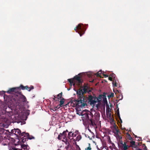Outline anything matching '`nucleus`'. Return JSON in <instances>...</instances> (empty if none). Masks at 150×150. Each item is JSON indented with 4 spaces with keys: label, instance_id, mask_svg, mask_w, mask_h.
<instances>
[{
    "label": "nucleus",
    "instance_id": "obj_1",
    "mask_svg": "<svg viewBox=\"0 0 150 150\" xmlns=\"http://www.w3.org/2000/svg\"><path fill=\"white\" fill-rule=\"evenodd\" d=\"M102 98H103L104 105L107 104L108 103V102L106 97L102 95H99L98 97L92 98L89 101L90 104L91 105H92L94 108H95L98 110H104L105 105L102 103L101 102Z\"/></svg>",
    "mask_w": 150,
    "mask_h": 150
},
{
    "label": "nucleus",
    "instance_id": "obj_2",
    "mask_svg": "<svg viewBox=\"0 0 150 150\" xmlns=\"http://www.w3.org/2000/svg\"><path fill=\"white\" fill-rule=\"evenodd\" d=\"M68 81L71 85L74 86L75 84L80 85L82 82L81 77L79 74L76 76L73 79H68Z\"/></svg>",
    "mask_w": 150,
    "mask_h": 150
},
{
    "label": "nucleus",
    "instance_id": "obj_3",
    "mask_svg": "<svg viewBox=\"0 0 150 150\" xmlns=\"http://www.w3.org/2000/svg\"><path fill=\"white\" fill-rule=\"evenodd\" d=\"M81 115L83 121L86 122L89 119L90 112L87 110H83L81 113Z\"/></svg>",
    "mask_w": 150,
    "mask_h": 150
},
{
    "label": "nucleus",
    "instance_id": "obj_4",
    "mask_svg": "<svg viewBox=\"0 0 150 150\" xmlns=\"http://www.w3.org/2000/svg\"><path fill=\"white\" fill-rule=\"evenodd\" d=\"M112 131L117 139H120L122 138V137L120 136L121 133L119 130L117 129V127L115 125H114V127L112 129Z\"/></svg>",
    "mask_w": 150,
    "mask_h": 150
},
{
    "label": "nucleus",
    "instance_id": "obj_5",
    "mask_svg": "<svg viewBox=\"0 0 150 150\" xmlns=\"http://www.w3.org/2000/svg\"><path fill=\"white\" fill-rule=\"evenodd\" d=\"M67 132H68L67 130L64 131L62 134H60L58 137V139L63 141V139H66L67 136Z\"/></svg>",
    "mask_w": 150,
    "mask_h": 150
},
{
    "label": "nucleus",
    "instance_id": "obj_6",
    "mask_svg": "<svg viewBox=\"0 0 150 150\" xmlns=\"http://www.w3.org/2000/svg\"><path fill=\"white\" fill-rule=\"evenodd\" d=\"M78 30V33L79 34L80 36H81L84 33V32H83V29L81 28V24H79L77 26L76 28H75L74 30Z\"/></svg>",
    "mask_w": 150,
    "mask_h": 150
},
{
    "label": "nucleus",
    "instance_id": "obj_7",
    "mask_svg": "<svg viewBox=\"0 0 150 150\" xmlns=\"http://www.w3.org/2000/svg\"><path fill=\"white\" fill-rule=\"evenodd\" d=\"M60 103L59 105V107H56L54 109H51V110H52L53 111H55L57 109L59 108L60 107H61L64 103V99L63 98L61 99V100H60Z\"/></svg>",
    "mask_w": 150,
    "mask_h": 150
},
{
    "label": "nucleus",
    "instance_id": "obj_8",
    "mask_svg": "<svg viewBox=\"0 0 150 150\" xmlns=\"http://www.w3.org/2000/svg\"><path fill=\"white\" fill-rule=\"evenodd\" d=\"M122 144V149L123 150H127L128 148L129 147V146L127 145L125 143L124 144Z\"/></svg>",
    "mask_w": 150,
    "mask_h": 150
},
{
    "label": "nucleus",
    "instance_id": "obj_9",
    "mask_svg": "<svg viewBox=\"0 0 150 150\" xmlns=\"http://www.w3.org/2000/svg\"><path fill=\"white\" fill-rule=\"evenodd\" d=\"M91 112H90V114H91L92 115H93V114H94V115H96V114L97 115H98V117H99V114H98L97 113H96L95 112V111L93 109L91 110Z\"/></svg>",
    "mask_w": 150,
    "mask_h": 150
},
{
    "label": "nucleus",
    "instance_id": "obj_10",
    "mask_svg": "<svg viewBox=\"0 0 150 150\" xmlns=\"http://www.w3.org/2000/svg\"><path fill=\"white\" fill-rule=\"evenodd\" d=\"M21 147L24 150H28L29 149V147L27 145L23 144L21 146Z\"/></svg>",
    "mask_w": 150,
    "mask_h": 150
},
{
    "label": "nucleus",
    "instance_id": "obj_11",
    "mask_svg": "<svg viewBox=\"0 0 150 150\" xmlns=\"http://www.w3.org/2000/svg\"><path fill=\"white\" fill-rule=\"evenodd\" d=\"M16 130V133H15V134L18 135V134L20 135L21 134V131L20 129H14V131H15Z\"/></svg>",
    "mask_w": 150,
    "mask_h": 150
},
{
    "label": "nucleus",
    "instance_id": "obj_12",
    "mask_svg": "<svg viewBox=\"0 0 150 150\" xmlns=\"http://www.w3.org/2000/svg\"><path fill=\"white\" fill-rule=\"evenodd\" d=\"M16 88H12L10 89L8 91H7V93H10L12 92H13L15 90Z\"/></svg>",
    "mask_w": 150,
    "mask_h": 150
},
{
    "label": "nucleus",
    "instance_id": "obj_13",
    "mask_svg": "<svg viewBox=\"0 0 150 150\" xmlns=\"http://www.w3.org/2000/svg\"><path fill=\"white\" fill-rule=\"evenodd\" d=\"M68 136L69 138L71 139V137H75V135H74V133H72V132H69L68 134Z\"/></svg>",
    "mask_w": 150,
    "mask_h": 150
},
{
    "label": "nucleus",
    "instance_id": "obj_14",
    "mask_svg": "<svg viewBox=\"0 0 150 150\" xmlns=\"http://www.w3.org/2000/svg\"><path fill=\"white\" fill-rule=\"evenodd\" d=\"M112 85L114 87L117 86V83L115 80L114 79L112 82Z\"/></svg>",
    "mask_w": 150,
    "mask_h": 150
},
{
    "label": "nucleus",
    "instance_id": "obj_15",
    "mask_svg": "<svg viewBox=\"0 0 150 150\" xmlns=\"http://www.w3.org/2000/svg\"><path fill=\"white\" fill-rule=\"evenodd\" d=\"M26 135L28 139H32L34 138V137L32 136H30L29 134L28 133H26Z\"/></svg>",
    "mask_w": 150,
    "mask_h": 150
},
{
    "label": "nucleus",
    "instance_id": "obj_16",
    "mask_svg": "<svg viewBox=\"0 0 150 150\" xmlns=\"http://www.w3.org/2000/svg\"><path fill=\"white\" fill-rule=\"evenodd\" d=\"M102 71H99L98 72V73L96 74V75L98 76L101 77V74L102 73Z\"/></svg>",
    "mask_w": 150,
    "mask_h": 150
},
{
    "label": "nucleus",
    "instance_id": "obj_17",
    "mask_svg": "<svg viewBox=\"0 0 150 150\" xmlns=\"http://www.w3.org/2000/svg\"><path fill=\"white\" fill-rule=\"evenodd\" d=\"M88 145H89L85 149V150H91V148L90 146V144H89Z\"/></svg>",
    "mask_w": 150,
    "mask_h": 150
},
{
    "label": "nucleus",
    "instance_id": "obj_18",
    "mask_svg": "<svg viewBox=\"0 0 150 150\" xmlns=\"http://www.w3.org/2000/svg\"><path fill=\"white\" fill-rule=\"evenodd\" d=\"M62 93H61L59 94L57 96V98L58 99H59L60 98H61V97L62 96Z\"/></svg>",
    "mask_w": 150,
    "mask_h": 150
},
{
    "label": "nucleus",
    "instance_id": "obj_19",
    "mask_svg": "<svg viewBox=\"0 0 150 150\" xmlns=\"http://www.w3.org/2000/svg\"><path fill=\"white\" fill-rule=\"evenodd\" d=\"M81 139V136L80 135H79L77 137L76 140L77 141H79Z\"/></svg>",
    "mask_w": 150,
    "mask_h": 150
},
{
    "label": "nucleus",
    "instance_id": "obj_20",
    "mask_svg": "<svg viewBox=\"0 0 150 150\" xmlns=\"http://www.w3.org/2000/svg\"><path fill=\"white\" fill-rule=\"evenodd\" d=\"M114 96V94L113 93H110V95H108V97L109 98L113 97Z\"/></svg>",
    "mask_w": 150,
    "mask_h": 150
},
{
    "label": "nucleus",
    "instance_id": "obj_21",
    "mask_svg": "<svg viewBox=\"0 0 150 150\" xmlns=\"http://www.w3.org/2000/svg\"><path fill=\"white\" fill-rule=\"evenodd\" d=\"M19 149H16L14 147H11L9 149V150H19Z\"/></svg>",
    "mask_w": 150,
    "mask_h": 150
},
{
    "label": "nucleus",
    "instance_id": "obj_22",
    "mask_svg": "<svg viewBox=\"0 0 150 150\" xmlns=\"http://www.w3.org/2000/svg\"><path fill=\"white\" fill-rule=\"evenodd\" d=\"M25 89L27 90L28 91H30V88L28 87V86H25Z\"/></svg>",
    "mask_w": 150,
    "mask_h": 150
},
{
    "label": "nucleus",
    "instance_id": "obj_23",
    "mask_svg": "<svg viewBox=\"0 0 150 150\" xmlns=\"http://www.w3.org/2000/svg\"><path fill=\"white\" fill-rule=\"evenodd\" d=\"M20 87L21 88H22V89L23 90H24L25 89V86H24L23 85H21Z\"/></svg>",
    "mask_w": 150,
    "mask_h": 150
},
{
    "label": "nucleus",
    "instance_id": "obj_24",
    "mask_svg": "<svg viewBox=\"0 0 150 150\" xmlns=\"http://www.w3.org/2000/svg\"><path fill=\"white\" fill-rule=\"evenodd\" d=\"M16 130L15 131H14V129L12 130L11 131V132L13 134H15V133H16Z\"/></svg>",
    "mask_w": 150,
    "mask_h": 150
},
{
    "label": "nucleus",
    "instance_id": "obj_25",
    "mask_svg": "<svg viewBox=\"0 0 150 150\" xmlns=\"http://www.w3.org/2000/svg\"><path fill=\"white\" fill-rule=\"evenodd\" d=\"M111 76L112 77V78H115V75L114 74H112L111 75Z\"/></svg>",
    "mask_w": 150,
    "mask_h": 150
},
{
    "label": "nucleus",
    "instance_id": "obj_26",
    "mask_svg": "<svg viewBox=\"0 0 150 150\" xmlns=\"http://www.w3.org/2000/svg\"><path fill=\"white\" fill-rule=\"evenodd\" d=\"M108 79L110 81H112V78L111 77H110L108 78Z\"/></svg>",
    "mask_w": 150,
    "mask_h": 150
},
{
    "label": "nucleus",
    "instance_id": "obj_27",
    "mask_svg": "<svg viewBox=\"0 0 150 150\" xmlns=\"http://www.w3.org/2000/svg\"><path fill=\"white\" fill-rule=\"evenodd\" d=\"M77 94L80 95L81 94V92H80V91H79V92L78 91V92H77Z\"/></svg>",
    "mask_w": 150,
    "mask_h": 150
},
{
    "label": "nucleus",
    "instance_id": "obj_28",
    "mask_svg": "<svg viewBox=\"0 0 150 150\" xmlns=\"http://www.w3.org/2000/svg\"><path fill=\"white\" fill-rule=\"evenodd\" d=\"M135 142H132V144H133V145H134L135 144Z\"/></svg>",
    "mask_w": 150,
    "mask_h": 150
},
{
    "label": "nucleus",
    "instance_id": "obj_29",
    "mask_svg": "<svg viewBox=\"0 0 150 150\" xmlns=\"http://www.w3.org/2000/svg\"><path fill=\"white\" fill-rule=\"evenodd\" d=\"M113 91H114V92L115 93V94H116V93H117V92H118V91L117 90V91H116H116H115V90H114H114H113Z\"/></svg>",
    "mask_w": 150,
    "mask_h": 150
},
{
    "label": "nucleus",
    "instance_id": "obj_30",
    "mask_svg": "<svg viewBox=\"0 0 150 150\" xmlns=\"http://www.w3.org/2000/svg\"><path fill=\"white\" fill-rule=\"evenodd\" d=\"M103 75L105 76V77H108V75H105L104 74H103Z\"/></svg>",
    "mask_w": 150,
    "mask_h": 150
},
{
    "label": "nucleus",
    "instance_id": "obj_31",
    "mask_svg": "<svg viewBox=\"0 0 150 150\" xmlns=\"http://www.w3.org/2000/svg\"><path fill=\"white\" fill-rule=\"evenodd\" d=\"M30 88V90L32 89H33V86H32Z\"/></svg>",
    "mask_w": 150,
    "mask_h": 150
},
{
    "label": "nucleus",
    "instance_id": "obj_32",
    "mask_svg": "<svg viewBox=\"0 0 150 150\" xmlns=\"http://www.w3.org/2000/svg\"><path fill=\"white\" fill-rule=\"evenodd\" d=\"M112 146H113V147H115V145H114L113 144H112Z\"/></svg>",
    "mask_w": 150,
    "mask_h": 150
},
{
    "label": "nucleus",
    "instance_id": "obj_33",
    "mask_svg": "<svg viewBox=\"0 0 150 150\" xmlns=\"http://www.w3.org/2000/svg\"><path fill=\"white\" fill-rule=\"evenodd\" d=\"M135 148V149H133V150H137V149H135V148Z\"/></svg>",
    "mask_w": 150,
    "mask_h": 150
},
{
    "label": "nucleus",
    "instance_id": "obj_34",
    "mask_svg": "<svg viewBox=\"0 0 150 150\" xmlns=\"http://www.w3.org/2000/svg\"><path fill=\"white\" fill-rule=\"evenodd\" d=\"M138 150H142L141 149H139Z\"/></svg>",
    "mask_w": 150,
    "mask_h": 150
},
{
    "label": "nucleus",
    "instance_id": "obj_35",
    "mask_svg": "<svg viewBox=\"0 0 150 150\" xmlns=\"http://www.w3.org/2000/svg\"><path fill=\"white\" fill-rule=\"evenodd\" d=\"M110 112V110H109V112Z\"/></svg>",
    "mask_w": 150,
    "mask_h": 150
},
{
    "label": "nucleus",
    "instance_id": "obj_36",
    "mask_svg": "<svg viewBox=\"0 0 150 150\" xmlns=\"http://www.w3.org/2000/svg\"><path fill=\"white\" fill-rule=\"evenodd\" d=\"M56 98V97H55V96H54V98Z\"/></svg>",
    "mask_w": 150,
    "mask_h": 150
}]
</instances>
